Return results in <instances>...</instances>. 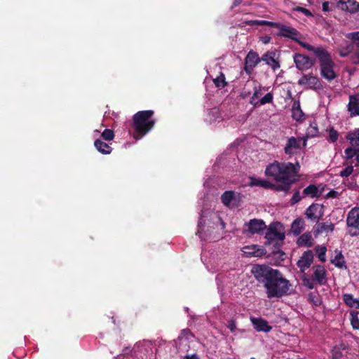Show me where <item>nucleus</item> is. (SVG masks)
<instances>
[{
    "label": "nucleus",
    "instance_id": "nucleus-1",
    "mask_svg": "<svg viewBox=\"0 0 359 359\" xmlns=\"http://www.w3.org/2000/svg\"><path fill=\"white\" fill-rule=\"evenodd\" d=\"M300 165L298 162L292 163L275 161L267 165L265 175L280 183L273 184L266 180L251 177L248 184L250 187H261L275 191H283L287 194L292 186L298 180L297 177Z\"/></svg>",
    "mask_w": 359,
    "mask_h": 359
},
{
    "label": "nucleus",
    "instance_id": "nucleus-2",
    "mask_svg": "<svg viewBox=\"0 0 359 359\" xmlns=\"http://www.w3.org/2000/svg\"><path fill=\"white\" fill-rule=\"evenodd\" d=\"M251 273L256 280L263 285L269 299L280 298L290 294L292 285L279 270L264 264H256L252 266Z\"/></svg>",
    "mask_w": 359,
    "mask_h": 359
},
{
    "label": "nucleus",
    "instance_id": "nucleus-3",
    "mask_svg": "<svg viewBox=\"0 0 359 359\" xmlns=\"http://www.w3.org/2000/svg\"><path fill=\"white\" fill-rule=\"evenodd\" d=\"M154 111L153 110L139 111L133 116V137L138 140L142 139L155 124L156 120L153 118Z\"/></svg>",
    "mask_w": 359,
    "mask_h": 359
},
{
    "label": "nucleus",
    "instance_id": "nucleus-4",
    "mask_svg": "<svg viewBox=\"0 0 359 359\" xmlns=\"http://www.w3.org/2000/svg\"><path fill=\"white\" fill-rule=\"evenodd\" d=\"M309 50L313 52L318 58L321 76L328 81L336 79L337 75L334 71V63L328 51L323 46H313V50Z\"/></svg>",
    "mask_w": 359,
    "mask_h": 359
},
{
    "label": "nucleus",
    "instance_id": "nucleus-5",
    "mask_svg": "<svg viewBox=\"0 0 359 359\" xmlns=\"http://www.w3.org/2000/svg\"><path fill=\"white\" fill-rule=\"evenodd\" d=\"M276 28L280 30L277 34L278 36L290 39L308 50L313 49V46L300 40L299 36H301L302 34L295 28L279 22L278 23Z\"/></svg>",
    "mask_w": 359,
    "mask_h": 359
},
{
    "label": "nucleus",
    "instance_id": "nucleus-6",
    "mask_svg": "<svg viewBox=\"0 0 359 359\" xmlns=\"http://www.w3.org/2000/svg\"><path fill=\"white\" fill-rule=\"evenodd\" d=\"M346 226L348 234L352 236H359V207L352 208L347 214Z\"/></svg>",
    "mask_w": 359,
    "mask_h": 359
},
{
    "label": "nucleus",
    "instance_id": "nucleus-7",
    "mask_svg": "<svg viewBox=\"0 0 359 359\" xmlns=\"http://www.w3.org/2000/svg\"><path fill=\"white\" fill-rule=\"evenodd\" d=\"M244 196L234 191H226L221 196V201L227 208H238L243 202Z\"/></svg>",
    "mask_w": 359,
    "mask_h": 359
},
{
    "label": "nucleus",
    "instance_id": "nucleus-8",
    "mask_svg": "<svg viewBox=\"0 0 359 359\" xmlns=\"http://www.w3.org/2000/svg\"><path fill=\"white\" fill-rule=\"evenodd\" d=\"M278 224L279 223L278 222H273L269 225L265 235V238L266 239L265 245H269L275 241H283L285 239V233L278 231L277 229Z\"/></svg>",
    "mask_w": 359,
    "mask_h": 359
},
{
    "label": "nucleus",
    "instance_id": "nucleus-9",
    "mask_svg": "<svg viewBox=\"0 0 359 359\" xmlns=\"http://www.w3.org/2000/svg\"><path fill=\"white\" fill-rule=\"evenodd\" d=\"M262 61L257 52L251 50L245 58L244 70L248 74H251L254 68Z\"/></svg>",
    "mask_w": 359,
    "mask_h": 359
},
{
    "label": "nucleus",
    "instance_id": "nucleus-10",
    "mask_svg": "<svg viewBox=\"0 0 359 359\" xmlns=\"http://www.w3.org/2000/svg\"><path fill=\"white\" fill-rule=\"evenodd\" d=\"M293 57L296 67L299 70L305 71L313 65V61L309 56L295 53Z\"/></svg>",
    "mask_w": 359,
    "mask_h": 359
},
{
    "label": "nucleus",
    "instance_id": "nucleus-11",
    "mask_svg": "<svg viewBox=\"0 0 359 359\" xmlns=\"http://www.w3.org/2000/svg\"><path fill=\"white\" fill-rule=\"evenodd\" d=\"M313 253L311 250L305 251L302 254L297 263V266L299 268L301 272L304 273L311 266L313 262Z\"/></svg>",
    "mask_w": 359,
    "mask_h": 359
},
{
    "label": "nucleus",
    "instance_id": "nucleus-12",
    "mask_svg": "<svg viewBox=\"0 0 359 359\" xmlns=\"http://www.w3.org/2000/svg\"><path fill=\"white\" fill-rule=\"evenodd\" d=\"M245 225L248 226V231L251 234H261L266 229L265 222L259 219H252Z\"/></svg>",
    "mask_w": 359,
    "mask_h": 359
},
{
    "label": "nucleus",
    "instance_id": "nucleus-13",
    "mask_svg": "<svg viewBox=\"0 0 359 359\" xmlns=\"http://www.w3.org/2000/svg\"><path fill=\"white\" fill-rule=\"evenodd\" d=\"M299 84L307 85L309 88L313 90H319L323 87L319 78L315 76H312L311 74L304 75L299 80Z\"/></svg>",
    "mask_w": 359,
    "mask_h": 359
},
{
    "label": "nucleus",
    "instance_id": "nucleus-14",
    "mask_svg": "<svg viewBox=\"0 0 359 359\" xmlns=\"http://www.w3.org/2000/svg\"><path fill=\"white\" fill-rule=\"evenodd\" d=\"M337 7L341 11L355 13L359 11V3L355 0H337Z\"/></svg>",
    "mask_w": 359,
    "mask_h": 359
},
{
    "label": "nucleus",
    "instance_id": "nucleus-15",
    "mask_svg": "<svg viewBox=\"0 0 359 359\" xmlns=\"http://www.w3.org/2000/svg\"><path fill=\"white\" fill-rule=\"evenodd\" d=\"M262 61L264 62L267 65L271 67L275 72L280 67V61L276 57V51H267L262 56Z\"/></svg>",
    "mask_w": 359,
    "mask_h": 359
},
{
    "label": "nucleus",
    "instance_id": "nucleus-16",
    "mask_svg": "<svg viewBox=\"0 0 359 359\" xmlns=\"http://www.w3.org/2000/svg\"><path fill=\"white\" fill-rule=\"evenodd\" d=\"M322 208L317 203L311 204L306 208L305 215L306 217L313 222L318 223L323 215L321 212Z\"/></svg>",
    "mask_w": 359,
    "mask_h": 359
},
{
    "label": "nucleus",
    "instance_id": "nucleus-17",
    "mask_svg": "<svg viewBox=\"0 0 359 359\" xmlns=\"http://www.w3.org/2000/svg\"><path fill=\"white\" fill-rule=\"evenodd\" d=\"M301 137H290L288 138L287 143L284 147V151L286 154L291 156L294 154V149H301Z\"/></svg>",
    "mask_w": 359,
    "mask_h": 359
},
{
    "label": "nucleus",
    "instance_id": "nucleus-18",
    "mask_svg": "<svg viewBox=\"0 0 359 359\" xmlns=\"http://www.w3.org/2000/svg\"><path fill=\"white\" fill-rule=\"evenodd\" d=\"M347 108L351 116H359V93L349 95Z\"/></svg>",
    "mask_w": 359,
    "mask_h": 359
},
{
    "label": "nucleus",
    "instance_id": "nucleus-19",
    "mask_svg": "<svg viewBox=\"0 0 359 359\" xmlns=\"http://www.w3.org/2000/svg\"><path fill=\"white\" fill-rule=\"evenodd\" d=\"M313 268L315 270L311 276V278L320 285H324L326 282V271L325 267L322 265H317Z\"/></svg>",
    "mask_w": 359,
    "mask_h": 359
},
{
    "label": "nucleus",
    "instance_id": "nucleus-20",
    "mask_svg": "<svg viewBox=\"0 0 359 359\" xmlns=\"http://www.w3.org/2000/svg\"><path fill=\"white\" fill-rule=\"evenodd\" d=\"M251 322L254 326V328L257 332H269L272 327L268 323V322L261 318H251Z\"/></svg>",
    "mask_w": 359,
    "mask_h": 359
},
{
    "label": "nucleus",
    "instance_id": "nucleus-21",
    "mask_svg": "<svg viewBox=\"0 0 359 359\" xmlns=\"http://www.w3.org/2000/svg\"><path fill=\"white\" fill-rule=\"evenodd\" d=\"M299 247L310 248L313 245V240L310 232H306L301 235L297 241Z\"/></svg>",
    "mask_w": 359,
    "mask_h": 359
},
{
    "label": "nucleus",
    "instance_id": "nucleus-22",
    "mask_svg": "<svg viewBox=\"0 0 359 359\" xmlns=\"http://www.w3.org/2000/svg\"><path fill=\"white\" fill-rule=\"evenodd\" d=\"M304 228H305L304 220L302 218L299 217V218L295 219L293 221V222L292 223V225H291L290 230H291V232L294 236H298L303 231Z\"/></svg>",
    "mask_w": 359,
    "mask_h": 359
},
{
    "label": "nucleus",
    "instance_id": "nucleus-23",
    "mask_svg": "<svg viewBox=\"0 0 359 359\" xmlns=\"http://www.w3.org/2000/svg\"><path fill=\"white\" fill-rule=\"evenodd\" d=\"M94 146L96 149L102 154H109L112 151L111 147L100 139L95 140Z\"/></svg>",
    "mask_w": 359,
    "mask_h": 359
},
{
    "label": "nucleus",
    "instance_id": "nucleus-24",
    "mask_svg": "<svg viewBox=\"0 0 359 359\" xmlns=\"http://www.w3.org/2000/svg\"><path fill=\"white\" fill-rule=\"evenodd\" d=\"M346 138L349 141L352 147L359 148V129L348 132Z\"/></svg>",
    "mask_w": 359,
    "mask_h": 359
},
{
    "label": "nucleus",
    "instance_id": "nucleus-25",
    "mask_svg": "<svg viewBox=\"0 0 359 359\" xmlns=\"http://www.w3.org/2000/svg\"><path fill=\"white\" fill-rule=\"evenodd\" d=\"M292 116L294 120H296L297 121L302 120V118L304 117V114L302 111V110L301 109L300 104L299 102H294V104L292 105Z\"/></svg>",
    "mask_w": 359,
    "mask_h": 359
},
{
    "label": "nucleus",
    "instance_id": "nucleus-26",
    "mask_svg": "<svg viewBox=\"0 0 359 359\" xmlns=\"http://www.w3.org/2000/svg\"><path fill=\"white\" fill-rule=\"evenodd\" d=\"M303 194L311 198H316L320 196L319 189L315 184H309L303 190Z\"/></svg>",
    "mask_w": 359,
    "mask_h": 359
},
{
    "label": "nucleus",
    "instance_id": "nucleus-27",
    "mask_svg": "<svg viewBox=\"0 0 359 359\" xmlns=\"http://www.w3.org/2000/svg\"><path fill=\"white\" fill-rule=\"evenodd\" d=\"M343 299L345 304L348 306L359 309V300L353 298L351 294H344L343 295Z\"/></svg>",
    "mask_w": 359,
    "mask_h": 359
},
{
    "label": "nucleus",
    "instance_id": "nucleus-28",
    "mask_svg": "<svg viewBox=\"0 0 359 359\" xmlns=\"http://www.w3.org/2000/svg\"><path fill=\"white\" fill-rule=\"evenodd\" d=\"M332 264H333L336 267L339 269H346L347 266L345 264L344 257L342 255L341 252L339 251L336 256L334 257V259L331 260Z\"/></svg>",
    "mask_w": 359,
    "mask_h": 359
},
{
    "label": "nucleus",
    "instance_id": "nucleus-29",
    "mask_svg": "<svg viewBox=\"0 0 359 359\" xmlns=\"http://www.w3.org/2000/svg\"><path fill=\"white\" fill-rule=\"evenodd\" d=\"M346 346L344 344L334 346L331 351L332 358L341 359L343 356L342 351L346 350Z\"/></svg>",
    "mask_w": 359,
    "mask_h": 359
},
{
    "label": "nucleus",
    "instance_id": "nucleus-30",
    "mask_svg": "<svg viewBox=\"0 0 359 359\" xmlns=\"http://www.w3.org/2000/svg\"><path fill=\"white\" fill-rule=\"evenodd\" d=\"M334 229V224L330 223L327 224V223H319L318 224L317 229L316 230V234L322 233L323 232H332Z\"/></svg>",
    "mask_w": 359,
    "mask_h": 359
},
{
    "label": "nucleus",
    "instance_id": "nucleus-31",
    "mask_svg": "<svg viewBox=\"0 0 359 359\" xmlns=\"http://www.w3.org/2000/svg\"><path fill=\"white\" fill-rule=\"evenodd\" d=\"M213 83L217 88L220 89L224 88L228 84V83L226 81L225 75L222 72L219 73V75L217 77L213 79Z\"/></svg>",
    "mask_w": 359,
    "mask_h": 359
},
{
    "label": "nucleus",
    "instance_id": "nucleus-32",
    "mask_svg": "<svg viewBox=\"0 0 359 359\" xmlns=\"http://www.w3.org/2000/svg\"><path fill=\"white\" fill-rule=\"evenodd\" d=\"M248 25H266L271 27L276 28L278 22H271L267 20H249L245 22Z\"/></svg>",
    "mask_w": 359,
    "mask_h": 359
},
{
    "label": "nucleus",
    "instance_id": "nucleus-33",
    "mask_svg": "<svg viewBox=\"0 0 359 359\" xmlns=\"http://www.w3.org/2000/svg\"><path fill=\"white\" fill-rule=\"evenodd\" d=\"M307 137H315L318 135V124L316 121L312 122L309 127L307 128L306 134Z\"/></svg>",
    "mask_w": 359,
    "mask_h": 359
},
{
    "label": "nucleus",
    "instance_id": "nucleus-34",
    "mask_svg": "<svg viewBox=\"0 0 359 359\" xmlns=\"http://www.w3.org/2000/svg\"><path fill=\"white\" fill-rule=\"evenodd\" d=\"M347 37L352 41L351 44L353 45V48L359 50V32L349 33Z\"/></svg>",
    "mask_w": 359,
    "mask_h": 359
},
{
    "label": "nucleus",
    "instance_id": "nucleus-35",
    "mask_svg": "<svg viewBox=\"0 0 359 359\" xmlns=\"http://www.w3.org/2000/svg\"><path fill=\"white\" fill-rule=\"evenodd\" d=\"M345 158L349 160L353 158L354 156L357 158V155L359 154V148H353L352 147H348L344 150Z\"/></svg>",
    "mask_w": 359,
    "mask_h": 359
},
{
    "label": "nucleus",
    "instance_id": "nucleus-36",
    "mask_svg": "<svg viewBox=\"0 0 359 359\" xmlns=\"http://www.w3.org/2000/svg\"><path fill=\"white\" fill-rule=\"evenodd\" d=\"M262 95V86L260 85H258V86L255 85L254 86V93L251 97L250 104H253L255 107L257 106L258 102H255L254 101L255 99L258 98Z\"/></svg>",
    "mask_w": 359,
    "mask_h": 359
},
{
    "label": "nucleus",
    "instance_id": "nucleus-37",
    "mask_svg": "<svg viewBox=\"0 0 359 359\" xmlns=\"http://www.w3.org/2000/svg\"><path fill=\"white\" fill-rule=\"evenodd\" d=\"M177 352L180 355L188 352L189 348V344L187 340L178 341V345L177 346Z\"/></svg>",
    "mask_w": 359,
    "mask_h": 359
},
{
    "label": "nucleus",
    "instance_id": "nucleus-38",
    "mask_svg": "<svg viewBox=\"0 0 359 359\" xmlns=\"http://www.w3.org/2000/svg\"><path fill=\"white\" fill-rule=\"evenodd\" d=\"M308 300L316 306H319L322 304L320 297L318 293H309L308 295Z\"/></svg>",
    "mask_w": 359,
    "mask_h": 359
},
{
    "label": "nucleus",
    "instance_id": "nucleus-39",
    "mask_svg": "<svg viewBox=\"0 0 359 359\" xmlns=\"http://www.w3.org/2000/svg\"><path fill=\"white\" fill-rule=\"evenodd\" d=\"M353 50H355V49L353 48V45L350 43L345 47L341 48L339 50V55L342 57H345L352 53Z\"/></svg>",
    "mask_w": 359,
    "mask_h": 359
},
{
    "label": "nucleus",
    "instance_id": "nucleus-40",
    "mask_svg": "<svg viewBox=\"0 0 359 359\" xmlns=\"http://www.w3.org/2000/svg\"><path fill=\"white\" fill-rule=\"evenodd\" d=\"M315 250L318 255L320 261H321L322 262H325L326 261V247L318 245L315 248Z\"/></svg>",
    "mask_w": 359,
    "mask_h": 359
},
{
    "label": "nucleus",
    "instance_id": "nucleus-41",
    "mask_svg": "<svg viewBox=\"0 0 359 359\" xmlns=\"http://www.w3.org/2000/svg\"><path fill=\"white\" fill-rule=\"evenodd\" d=\"M244 252L250 257L253 256V257H260L266 254V250L263 248H259L257 245V248L256 251H244Z\"/></svg>",
    "mask_w": 359,
    "mask_h": 359
},
{
    "label": "nucleus",
    "instance_id": "nucleus-42",
    "mask_svg": "<svg viewBox=\"0 0 359 359\" xmlns=\"http://www.w3.org/2000/svg\"><path fill=\"white\" fill-rule=\"evenodd\" d=\"M102 138L106 141H111L114 138V133L111 129H105L101 135Z\"/></svg>",
    "mask_w": 359,
    "mask_h": 359
},
{
    "label": "nucleus",
    "instance_id": "nucleus-43",
    "mask_svg": "<svg viewBox=\"0 0 359 359\" xmlns=\"http://www.w3.org/2000/svg\"><path fill=\"white\" fill-rule=\"evenodd\" d=\"M193 334L189 329H184L181 331L180 334L179 335L177 340L178 341H183V340H187L189 337H192Z\"/></svg>",
    "mask_w": 359,
    "mask_h": 359
},
{
    "label": "nucleus",
    "instance_id": "nucleus-44",
    "mask_svg": "<svg viewBox=\"0 0 359 359\" xmlns=\"http://www.w3.org/2000/svg\"><path fill=\"white\" fill-rule=\"evenodd\" d=\"M273 94L268 93L258 102V104L260 105H264L266 104L271 103L273 102Z\"/></svg>",
    "mask_w": 359,
    "mask_h": 359
},
{
    "label": "nucleus",
    "instance_id": "nucleus-45",
    "mask_svg": "<svg viewBox=\"0 0 359 359\" xmlns=\"http://www.w3.org/2000/svg\"><path fill=\"white\" fill-rule=\"evenodd\" d=\"M339 136V133L334 130L333 128H331L329 130V139L328 141L330 142H335Z\"/></svg>",
    "mask_w": 359,
    "mask_h": 359
},
{
    "label": "nucleus",
    "instance_id": "nucleus-46",
    "mask_svg": "<svg viewBox=\"0 0 359 359\" xmlns=\"http://www.w3.org/2000/svg\"><path fill=\"white\" fill-rule=\"evenodd\" d=\"M353 172V166L351 165H348L346 168H345L340 172L339 176L341 177H347L350 176Z\"/></svg>",
    "mask_w": 359,
    "mask_h": 359
},
{
    "label": "nucleus",
    "instance_id": "nucleus-47",
    "mask_svg": "<svg viewBox=\"0 0 359 359\" xmlns=\"http://www.w3.org/2000/svg\"><path fill=\"white\" fill-rule=\"evenodd\" d=\"M351 323L353 329L359 330V319L357 313H351Z\"/></svg>",
    "mask_w": 359,
    "mask_h": 359
},
{
    "label": "nucleus",
    "instance_id": "nucleus-48",
    "mask_svg": "<svg viewBox=\"0 0 359 359\" xmlns=\"http://www.w3.org/2000/svg\"><path fill=\"white\" fill-rule=\"evenodd\" d=\"M350 60L352 64L358 65L359 64V50H355L352 53H351Z\"/></svg>",
    "mask_w": 359,
    "mask_h": 359
},
{
    "label": "nucleus",
    "instance_id": "nucleus-49",
    "mask_svg": "<svg viewBox=\"0 0 359 359\" xmlns=\"http://www.w3.org/2000/svg\"><path fill=\"white\" fill-rule=\"evenodd\" d=\"M302 200V197L300 196V192L299 190L296 191L292 198L290 199V205H294V204L299 203Z\"/></svg>",
    "mask_w": 359,
    "mask_h": 359
},
{
    "label": "nucleus",
    "instance_id": "nucleus-50",
    "mask_svg": "<svg viewBox=\"0 0 359 359\" xmlns=\"http://www.w3.org/2000/svg\"><path fill=\"white\" fill-rule=\"evenodd\" d=\"M313 281L314 280H313L312 278L311 280L309 278H305L303 279V284L304 286L307 287L309 289L312 290L314 288Z\"/></svg>",
    "mask_w": 359,
    "mask_h": 359
},
{
    "label": "nucleus",
    "instance_id": "nucleus-51",
    "mask_svg": "<svg viewBox=\"0 0 359 359\" xmlns=\"http://www.w3.org/2000/svg\"><path fill=\"white\" fill-rule=\"evenodd\" d=\"M294 10L297 11L302 13L303 14H304L307 17H312L313 16L312 13L309 10H308V9H306L305 8L298 6Z\"/></svg>",
    "mask_w": 359,
    "mask_h": 359
},
{
    "label": "nucleus",
    "instance_id": "nucleus-52",
    "mask_svg": "<svg viewBox=\"0 0 359 359\" xmlns=\"http://www.w3.org/2000/svg\"><path fill=\"white\" fill-rule=\"evenodd\" d=\"M227 327L230 330L231 332H234L236 330V320L233 319L229 320Z\"/></svg>",
    "mask_w": 359,
    "mask_h": 359
},
{
    "label": "nucleus",
    "instance_id": "nucleus-53",
    "mask_svg": "<svg viewBox=\"0 0 359 359\" xmlns=\"http://www.w3.org/2000/svg\"><path fill=\"white\" fill-rule=\"evenodd\" d=\"M180 359H199L196 353L189 355L186 353L184 355H180Z\"/></svg>",
    "mask_w": 359,
    "mask_h": 359
},
{
    "label": "nucleus",
    "instance_id": "nucleus-54",
    "mask_svg": "<svg viewBox=\"0 0 359 359\" xmlns=\"http://www.w3.org/2000/svg\"><path fill=\"white\" fill-rule=\"evenodd\" d=\"M133 348H131L130 347H125L123 350H122V353L121 355L126 356V355H128L132 351H133Z\"/></svg>",
    "mask_w": 359,
    "mask_h": 359
},
{
    "label": "nucleus",
    "instance_id": "nucleus-55",
    "mask_svg": "<svg viewBox=\"0 0 359 359\" xmlns=\"http://www.w3.org/2000/svg\"><path fill=\"white\" fill-rule=\"evenodd\" d=\"M329 6H330V3L328 1L323 2V5H322L323 11L325 12L330 11L331 9L330 8Z\"/></svg>",
    "mask_w": 359,
    "mask_h": 359
},
{
    "label": "nucleus",
    "instance_id": "nucleus-56",
    "mask_svg": "<svg viewBox=\"0 0 359 359\" xmlns=\"http://www.w3.org/2000/svg\"><path fill=\"white\" fill-rule=\"evenodd\" d=\"M338 195V192L334 190L330 191L327 194V197L328 198H336Z\"/></svg>",
    "mask_w": 359,
    "mask_h": 359
},
{
    "label": "nucleus",
    "instance_id": "nucleus-57",
    "mask_svg": "<svg viewBox=\"0 0 359 359\" xmlns=\"http://www.w3.org/2000/svg\"><path fill=\"white\" fill-rule=\"evenodd\" d=\"M257 248V245L245 247V249L246 250L245 251H256Z\"/></svg>",
    "mask_w": 359,
    "mask_h": 359
},
{
    "label": "nucleus",
    "instance_id": "nucleus-58",
    "mask_svg": "<svg viewBox=\"0 0 359 359\" xmlns=\"http://www.w3.org/2000/svg\"><path fill=\"white\" fill-rule=\"evenodd\" d=\"M241 3L242 0H233L231 8H234L235 7L239 6Z\"/></svg>",
    "mask_w": 359,
    "mask_h": 359
},
{
    "label": "nucleus",
    "instance_id": "nucleus-59",
    "mask_svg": "<svg viewBox=\"0 0 359 359\" xmlns=\"http://www.w3.org/2000/svg\"><path fill=\"white\" fill-rule=\"evenodd\" d=\"M302 141V147H306L307 144V140L309 137H307V135L305 137H301Z\"/></svg>",
    "mask_w": 359,
    "mask_h": 359
},
{
    "label": "nucleus",
    "instance_id": "nucleus-60",
    "mask_svg": "<svg viewBox=\"0 0 359 359\" xmlns=\"http://www.w3.org/2000/svg\"><path fill=\"white\" fill-rule=\"evenodd\" d=\"M270 40H271V37H270V36H265V37H264V38H263V42H264V43H269Z\"/></svg>",
    "mask_w": 359,
    "mask_h": 359
},
{
    "label": "nucleus",
    "instance_id": "nucleus-61",
    "mask_svg": "<svg viewBox=\"0 0 359 359\" xmlns=\"http://www.w3.org/2000/svg\"><path fill=\"white\" fill-rule=\"evenodd\" d=\"M250 359H256V358H250Z\"/></svg>",
    "mask_w": 359,
    "mask_h": 359
}]
</instances>
